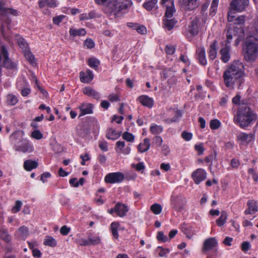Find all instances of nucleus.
Here are the masks:
<instances>
[{"instance_id":"1","label":"nucleus","mask_w":258,"mask_h":258,"mask_svg":"<svg viewBox=\"0 0 258 258\" xmlns=\"http://www.w3.org/2000/svg\"><path fill=\"white\" fill-rule=\"evenodd\" d=\"M244 67L242 62L235 60L225 71L223 77L225 86L230 89L239 88L243 83Z\"/></svg>"},{"instance_id":"2","label":"nucleus","mask_w":258,"mask_h":258,"mask_svg":"<svg viewBox=\"0 0 258 258\" xmlns=\"http://www.w3.org/2000/svg\"><path fill=\"white\" fill-rule=\"evenodd\" d=\"M253 35L250 36L245 43L243 56L245 60L254 61L258 56V43L252 42L253 39L258 41V23L253 30Z\"/></svg>"},{"instance_id":"3","label":"nucleus","mask_w":258,"mask_h":258,"mask_svg":"<svg viewBox=\"0 0 258 258\" xmlns=\"http://www.w3.org/2000/svg\"><path fill=\"white\" fill-rule=\"evenodd\" d=\"M133 2L131 0H124L120 2L117 0H110L105 6L103 11L109 16H113L114 18L120 16L124 10L131 7Z\"/></svg>"},{"instance_id":"4","label":"nucleus","mask_w":258,"mask_h":258,"mask_svg":"<svg viewBox=\"0 0 258 258\" xmlns=\"http://www.w3.org/2000/svg\"><path fill=\"white\" fill-rule=\"evenodd\" d=\"M255 118L256 115L249 107L242 106L237 110L234 115L233 122L241 128H244L248 126Z\"/></svg>"},{"instance_id":"5","label":"nucleus","mask_w":258,"mask_h":258,"mask_svg":"<svg viewBox=\"0 0 258 258\" xmlns=\"http://www.w3.org/2000/svg\"><path fill=\"white\" fill-rule=\"evenodd\" d=\"M11 139L12 141H15L19 139L20 141L23 142L20 146L15 145V150L16 151H21L23 153L31 152L33 151L32 146L27 141H23L21 139V133L17 132L11 136Z\"/></svg>"},{"instance_id":"6","label":"nucleus","mask_w":258,"mask_h":258,"mask_svg":"<svg viewBox=\"0 0 258 258\" xmlns=\"http://www.w3.org/2000/svg\"><path fill=\"white\" fill-rule=\"evenodd\" d=\"M200 20L198 18H195L186 28L185 35L188 39H192L199 32Z\"/></svg>"},{"instance_id":"7","label":"nucleus","mask_w":258,"mask_h":258,"mask_svg":"<svg viewBox=\"0 0 258 258\" xmlns=\"http://www.w3.org/2000/svg\"><path fill=\"white\" fill-rule=\"evenodd\" d=\"M170 200L171 207L177 211L183 209L186 202L185 199L180 195H172Z\"/></svg>"},{"instance_id":"8","label":"nucleus","mask_w":258,"mask_h":258,"mask_svg":"<svg viewBox=\"0 0 258 258\" xmlns=\"http://www.w3.org/2000/svg\"><path fill=\"white\" fill-rule=\"evenodd\" d=\"M243 33L244 30L241 27H238L237 26H233L232 28L231 27L228 28L226 34L227 43H230V41L232 40L233 36L242 37H243Z\"/></svg>"},{"instance_id":"9","label":"nucleus","mask_w":258,"mask_h":258,"mask_svg":"<svg viewBox=\"0 0 258 258\" xmlns=\"http://www.w3.org/2000/svg\"><path fill=\"white\" fill-rule=\"evenodd\" d=\"M249 0H233L230 7L233 10L238 12L243 11L248 6Z\"/></svg>"},{"instance_id":"10","label":"nucleus","mask_w":258,"mask_h":258,"mask_svg":"<svg viewBox=\"0 0 258 258\" xmlns=\"http://www.w3.org/2000/svg\"><path fill=\"white\" fill-rule=\"evenodd\" d=\"M124 179V175L120 172H114L108 174L105 177L106 182L114 183L121 182Z\"/></svg>"},{"instance_id":"11","label":"nucleus","mask_w":258,"mask_h":258,"mask_svg":"<svg viewBox=\"0 0 258 258\" xmlns=\"http://www.w3.org/2000/svg\"><path fill=\"white\" fill-rule=\"evenodd\" d=\"M191 176L196 184H199L206 178L207 173L202 168H199L192 172Z\"/></svg>"},{"instance_id":"12","label":"nucleus","mask_w":258,"mask_h":258,"mask_svg":"<svg viewBox=\"0 0 258 258\" xmlns=\"http://www.w3.org/2000/svg\"><path fill=\"white\" fill-rule=\"evenodd\" d=\"M254 139V135L253 133L247 134L246 133H240L237 136V139L241 144H248Z\"/></svg>"},{"instance_id":"13","label":"nucleus","mask_w":258,"mask_h":258,"mask_svg":"<svg viewBox=\"0 0 258 258\" xmlns=\"http://www.w3.org/2000/svg\"><path fill=\"white\" fill-rule=\"evenodd\" d=\"M115 210L117 215L120 217H124L128 211L127 206L121 203H117L115 205Z\"/></svg>"},{"instance_id":"14","label":"nucleus","mask_w":258,"mask_h":258,"mask_svg":"<svg viewBox=\"0 0 258 258\" xmlns=\"http://www.w3.org/2000/svg\"><path fill=\"white\" fill-rule=\"evenodd\" d=\"M197 58L200 64L205 66L207 63L206 57V51L204 47H199L197 49Z\"/></svg>"},{"instance_id":"15","label":"nucleus","mask_w":258,"mask_h":258,"mask_svg":"<svg viewBox=\"0 0 258 258\" xmlns=\"http://www.w3.org/2000/svg\"><path fill=\"white\" fill-rule=\"evenodd\" d=\"M80 80L82 83H89L94 78V75L91 71L88 70L86 73L81 72L80 74Z\"/></svg>"},{"instance_id":"16","label":"nucleus","mask_w":258,"mask_h":258,"mask_svg":"<svg viewBox=\"0 0 258 258\" xmlns=\"http://www.w3.org/2000/svg\"><path fill=\"white\" fill-rule=\"evenodd\" d=\"M247 205L248 209L244 211L245 214H253L258 211L257 204L255 201L253 200L248 201Z\"/></svg>"},{"instance_id":"17","label":"nucleus","mask_w":258,"mask_h":258,"mask_svg":"<svg viewBox=\"0 0 258 258\" xmlns=\"http://www.w3.org/2000/svg\"><path fill=\"white\" fill-rule=\"evenodd\" d=\"M220 53L221 55V59L224 62H227L230 60V46L228 44H226V46L220 50Z\"/></svg>"},{"instance_id":"18","label":"nucleus","mask_w":258,"mask_h":258,"mask_svg":"<svg viewBox=\"0 0 258 258\" xmlns=\"http://www.w3.org/2000/svg\"><path fill=\"white\" fill-rule=\"evenodd\" d=\"M93 105L90 103H83L81 104L79 108L81 111L80 116L87 114H91L93 113Z\"/></svg>"},{"instance_id":"19","label":"nucleus","mask_w":258,"mask_h":258,"mask_svg":"<svg viewBox=\"0 0 258 258\" xmlns=\"http://www.w3.org/2000/svg\"><path fill=\"white\" fill-rule=\"evenodd\" d=\"M83 92L84 94L89 97H93L95 99L98 100L100 98V93L91 87H85L83 88Z\"/></svg>"},{"instance_id":"20","label":"nucleus","mask_w":258,"mask_h":258,"mask_svg":"<svg viewBox=\"0 0 258 258\" xmlns=\"http://www.w3.org/2000/svg\"><path fill=\"white\" fill-rule=\"evenodd\" d=\"M217 244L215 238H209L206 239L204 243L203 251H207L213 248Z\"/></svg>"},{"instance_id":"21","label":"nucleus","mask_w":258,"mask_h":258,"mask_svg":"<svg viewBox=\"0 0 258 258\" xmlns=\"http://www.w3.org/2000/svg\"><path fill=\"white\" fill-rule=\"evenodd\" d=\"M182 5L186 10L191 11L198 7L197 0H183Z\"/></svg>"},{"instance_id":"22","label":"nucleus","mask_w":258,"mask_h":258,"mask_svg":"<svg viewBox=\"0 0 258 258\" xmlns=\"http://www.w3.org/2000/svg\"><path fill=\"white\" fill-rule=\"evenodd\" d=\"M139 102L144 106L151 108L153 105V100L152 98L146 95H143L138 98Z\"/></svg>"},{"instance_id":"23","label":"nucleus","mask_w":258,"mask_h":258,"mask_svg":"<svg viewBox=\"0 0 258 258\" xmlns=\"http://www.w3.org/2000/svg\"><path fill=\"white\" fill-rule=\"evenodd\" d=\"M150 140L148 138L144 139L143 142L139 144L138 149L141 153H144L148 151L150 148Z\"/></svg>"},{"instance_id":"24","label":"nucleus","mask_w":258,"mask_h":258,"mask_svg":"<svg viewBox=\"0 0 258 258\" xmlns=\"http://www.w3.org/2000/svg\"><path fill=\"white\" fill-rule=\"evenodd\" d=\"M209 58L210 59L214 60L217 56V42H213L210 46L208 52Z\"/></svg>"},{"instance_id":"25","label":"nucleus","mask_w":258,"mask_h":258,"mask_svg":"<svg viewBox=\"0 0 258 258\" xmlns=\"http://www.w3.org/2000/svg\"><path fill=\"white\" fill-rule=\"evenodd\" d=\"M0 238L7 243H9L11 242L12 237L6 228H0Z\"/></svg>"},{"instance_id":"26","label":"nucleus","mask_w":258,"mask_h":258,"mask_svg":"<svg viewBox=\"0 0 258 258\" xmlns=\"http://www.w3.org/2000/svg\"><path fill=\"white\" fill-rule=\"evenodd\" d=\"M38 164L37 161L31 160H27L24 163V169L28 171L37 167Z\"/></svg>"},{"instance_id":"27","label":"nucleus","mask_w":258,"mask_h":258,"mask_svg":"<svg viewBox=\"0 0 258 258\" xmlns=\"http://www.w3.org/2000/svg\"><path fill=\"white\" fill-rule=\"evenodd\" d=\"M57 6L55 0H39V6L40 8L47 7L49 8H55Z\"/></svg>"},{"instance_id":"28","label":"nucleus","mask_w":258,"mask_h":258,"mask_svg":"<svg viewBox=\"0 0 258 258\" xmlns=\"http://www.w3.org/2000/svg\"><path fill=\"white\" fill-rule=\"evenodd\" d=\"M88 242L89 243V245H97L99 244L101 242V239L98 235H94L91 233H89L88 234Z\"/></svg>"},{"instance_id":"29","label":"nucleus","mask_w":258,"mask_h":258,"mask_svg":"<svg viewBox=\"0 0 258 258\" xmlns=\"http://www.w3.org/2000/svg\"><path fill=\"white\" fill-rule=\"evenodd\" d=\"M69 33L71 36L76 37L77 36H81L85 35L86 31L85 29L83 28L76 29L75 28H71L70 29Z\"/></svg>"},{"instance_id":"30","label":"nucleus","mask_w":258,"mask_h":258,"mask_svg":"<svg viewBox=\"0 0 258 258\" xmlns=\"http://www.w3.org/2000/svg\"><path fill=\"white\" fill-rule=\"evenodd\" d=\"M176 22H177L173 19H165L163 20L164 27L165 29H167V30L170 31L173 28V27H174L175 24L176 23Z\"/></svg>"},{"instance_id":"31","label":"nucleus","mask_w":258,"mask_h":258,"mask_svg":"<svg viewBox=\"0 0 258 258\" xmlns=\"http://www.w3.org/2000/svg\"><path fill=\"white\" fill-rule=\"evenodd\" d=\"M158 0H150L148 2L145 3L143 4V7L147 11H151L153 9H157V4Z\"/></svg>"},{"instance_id":"32","label":"nucleus","mask_w":258,"mask_h":258,"mask_svg":"<svg viewBox=\"0 0 258 258\" xmlns=\"http://www.w3.org/2000/svg\"><path fill=\"white\" fill-rule=\"evenodd\" d=\"M227 213L223 211L221 212V216L216 220V223L219 227L223 226L227 219Z\"/></svg>"},{"instance_id":"33","label":"nucleus","mask_w":258,"mask_h":258,"mask_svg":"<svg viewBox=\"0 0 258 258\" xmlns=\"http://www.w3.org/2000/svg\"><path fill=\"white\" fill-rule=\"evenodd\" d=\"M163 130V127L161 125H158L156 124H151L150 131L151 133L154 135H157L161 134Z\"/></svg>"},{"instance_id":"34","label":"nucleus","mask_w":258,"mask_h":258,"mask_svg":"<svg viewBox=\"0 0 258 258\" xmlns=\"http://www.w3.org/2000/svg\"><path fill=\"white\" fill-rule=\"evenodd\" d=\"M119 226V223L118 222H113L111 224L110 229L114 238L115 239L118 238V234L117 232L118 228Z\"/></svg>"},{"instance_id":"35","label":"nucleus","mask_w":258,"mask_h":258,"mask_svg":"<svg viewBox=\"0 0 258 258\" xmlns=\"http://www.w3.org/2000/svg\"><path fill=\"white\" fill-rule=\"evenodd\" d=\"M10 24L9 21L3 24L2 26V31L4 37L9 38L10 36V30L9 25Z\"/></svg>"},{"instance_id":"36","label":"nucleus","mask_w":258,"mask_h":258,"mask_svg":"<svg viewBox=\"0 0 258 258\" xmlns=\"http://www.w3.org/2000/svg\"><path fill=\"white\" fill-rule=\"evenodd\" d=\"M119 137V134L113 129H110L106 135V138L110 140H114Z\"/></svg>"},{"instance_id":"37","label":"nucleus","mask_w":258,"mask_h":258,"mask_svg":"<svg viewBox=\"0 0 258 258\" xmlns=\"http://www.w3.org/2000/svg\"><path fill=\"white\" fill-rule=\"evenodd\" d=\"M150 210L154 214L159 215L162 212V207L161 205L155 203L151 206Z\"/></svg>"},{"instance_id":"38","label":"nucleus","mask_w":258,"mask_h":258,"mask_svg":"<svg viewBox=\"0 0 258 258\" xmlns=\"http://www.w3.org/2000/svg\"><path fill=\"white\" fill-rule=\"evenodd\" d=\"M175 12V10L173 4L172 3L170 6L167 7L165 16L167 18H171L172 17Z\"/></svg>"},{"instance_id":"39","label":"nucleus","mask_w":258,"mask_h":258,"mask_svg":"<svg viewBox=\"0 0 258 258\" xmlns=\"http://www.w3.org/2000/svg\"><path fill=\"white\" fill-rule=\"evenodd\" d=\"M23 52L25 58L29 61L30 63H33L35 62L34 56L29 49L25 50Z\"/></svg>"},{"instance_id":"40","label":"nucleus","mask_w":258,"mask_h":258,"mask_svg":"<svg viewBox=\"0 0 258 258\" xmlns=\"http://www.w3.org/2000/svg\"><path fill=\"white\" fill-rule=\"evenodd\" d=\"M44 244L45 245H48L51 247H54L56 245V241L52 237L47 236L45 239Z\"/></svg>"},{"instance_id":"41","label":"nucleus","mask_w":258,"mask_h":258,"mask_svg":"<svg viewBox=\"0 0 258 258\" xmlns=\"http://www.w3.org/2000/svg\"><path fill=\"white\" fill-rule=\"evenodd\" d=\"M18 44L19 47L22 49L23 51L29 49L28 48V44L24 40V39L22 38H19L18 39Z\"/></svg>"},{"instance_id":"42","label":"nucleus","mask_w":258,"mask_h":258,"mask_svg":"<svg viewBox=\"0 0 258 258\" xmlns=\"http://www.w3.org/2000/svg\"><path fill=\"white\" fill-rule=\"evenodd\" d=\"M221 126L220 121L217 119H212L210 123V126L212 130H216L219 128Z\"/></svg>"},{"instance_id":"43","label":"nucleus","mask_w":258,"mask_h":258,"mask_svg":"<svg viewBox=\"0 0 258 258\" xmlns=\"http://www.w3.org/2000/svg\"><path fill=\"white\" fill-rule=\"evenodd\" d=\"M122 137L124 140L129 142H133L135 140L134 135L132 134L126 132H124L122 134Z\"/></svg>"},{"instance_id":"44","label":"nucleus","mask_w":258,"mask_h":258,"mask_svg":"<svg viewBox=\"0 0 258 258\" xmlns=\"http://www.w3.org/2000/svg\"><path fill=\"white\" fill-rule=\"evenodd\" d=\"M99 64L100 61L96 58H91L88 60L89 66L93 69H95L96 68H97L99 65Z\"/></svg>"},{"instance_id":"45","label":"nucleus","mask_w":258,"mask_h":258,"mask_svg":"<svg viewBox=\"0 0 258 258\" xmlns=\"http://www.w3.org/2000/svg\"><path fill=\"white\" fill-rule=\"evenodd\" d=\"M8 102L11 105H14L18 102V98L14 95L10 94L7 96Z\"/></svg>"},{"instance_id":"46","label":"nucleus","mask_w":258,"mask_h":258,"mask_svg":"<svg viewBox=\"0 0 258 258\" xmlns=\"http://www.w3.org/2000/svg\"><path fill=\"white\" fill-rule=\"evenodd\" d=\"M170 149L168 145L164 144L161 146V152L164 156H167L170 153Z\"/></svg>"},{"instance_id":"47","label":"nucleus","mask_w":258,"mask_h":258,"mask_svg":"<svg viewBox=\"0 0 258 258\" xmlns=\"http://www.w3.org/2000/svg\"><path fill=\"white\" fill-rule=\"evenodd\" d=\"M108 99L111 102H117L120 100L119 96L117 93H112L108 96Z\"/></svg>"},{"instance_id":"48","label":"nucleus","mask_w":258,"mask_h":258,"mask_svg":"<svg viewBox=\"0 0 258 258\" xmlns=\"http://www.w3.org/2000/svg\"><path fill=\"white\" fill-rule=\"evenodd\" d=\"M22 205V203L20 201H17L15 203V205L12 209V212L13 213H16L19 212Z\"/></svg>"},{"instance_id":"49","label":"nucleus","mask_w":258,"mask_h":258,"mask_svg":"<svg viewBox=\"0 0 258 258\" xmlns=\"http://www.w3.org/2000/svg\"><path fill=\"white\" fill-rule=\"evenodd\" d=\"M234 10H233L232 8L230 7L229 11L228 13V21L229 22H232L234 21L235 17V12Z\"/></svg>"},{"instance_id":"50","label":"nucleus","mask_w":258,"mask_h":258,"mask_svg":"<svg viewBox=\"0 0 258 258\" xmlns=\"http://www.w3.org/2000/svg\"><path fill=\"white\" fill-rule=\"evenodd\" d=\"M31 136L34 139L40 140L42 138L43 135L39 130H35L32 133Z\"/></svg>"},{"instance_id":"51","label":"nucleus","mask_w":258,"mask_h":258,"mask_svg":"<svg viewBox=\"0 0 258 258\" xmlns=\"http://www.w3.org/2000/svg\"><path fill=\"white\" fill-rule=\"evenodd\" d=\"M20 235L23 237H26L28 235V229L25 226H22L18 229Z\"/></svg>"},{"instance_id":"52","label":"nucleus","mask_w":258,"mask_h":258,"mask_svg":"<svg viewBox=\"0 0 258 258\" xmlns=\"http://www.w3.org/2000/svg\"><path fill=\"white\" fill-rule=\"evenodd\" d=\"M182 138L186 141H189L191 140L192 134L190 133L183 131L181 134Z\"/></svg>"},{"instance_id":"53","label":"nucleus","mask_w":258,"mask_h":258,"mask_svg":"<svg viewBox=\"0 0 258 258\" xmlns=\"http://www.w3.org/2000/svg\"><path fill=\"white\" fill-rule=\"evenodd\" d=\"M157 238L158 240L162 242H166L168 240V238L164 234L163 232L161 231L158 233Z\"/></svg>"},{"instance_id":"54","label":"nucleus","mask_w":258,"mask_h":258,"mask_svg":"<svg viewBox=\"0 0 258 258\" xmlns=\"http://www.w3.org/2000/svg\"><path fill=\"white\" fill-rule=\"evenodd\" d=\"M245 17L244 16H240L238 17L235 18L234 21L233 22L235 25H242L244 23Z\"/></svg>"},{"instance_id":"55","label":"nucleus","mask_w":258,"mask_h":258,"mask_svg":"<svg viewBox=\"0 0 258 258\" xmlns=\"http://www.w3.org/2000/svg\"><path fill=\"white\" fill-rule=\"evenodd\" d=\"M77 242L79 245H82V246L89 245V243L88 242V238H87V239H86L83 238H79L77 240Z\"/></svg>"},{"instance_id":"56","label":"nucleus","mask_w":258,"mask_h":258,"mask_svg":"<svg viewBox=\"0 0 258 258\" xmlns=\"http://www.w3.org/2000/svg\"><path fill=\"white\" fill-rule=\"evenodd\" d=\"M84 45L89 49L92 48L95 46L94 42L91 39H87L84 42Z\"/></svg>"},{"instance_id":"57","label":"nucleus","mask_w":258,"mask_h":258,"mask_svg":"<svg viewBox=\"0 0 258 258\" xmlns=\"http://www.w3.org/2000/svg\"><path fill=\"white\" fill-rule=\"evenodd\" d=\"M116 145L117 146L116 151L120 153L123 149L125 146V143L124 141H119L116 142Z\"/></svg>"},{"instance_id":"58","label":"nucleus","mask_w":258,"mask_h":258,"mask_svg":"<svg viewBox=\"0 0 258 258\" xmlns=\"http://www.w3.org/2000/svg\"><path fill=\"white\" fill-rule=\"evenodd\" d=\"M132 166L138 171H141L145 168V166L143 162H140L137 164H132Z\"/></svg>"},{"instance_id":"59","label":"nucleus","mask_w":258,"mask_h":258,"mask_svg":"<svg viewBox=\"0 0 258 258\" xmlns=\"http://www.w3.org/2000/svg\"><path fill=\"white\" fill-rule=\"evenodd\" d=\"M175 48L172 45H167L165 48V50L168 54H173L175 52Z\"/></svg>"},{"instance_id":"60","label":"nucleus","mask_w":258,"mask_h":258,"mask_svg":"<svg viewBox=\"0 0 258 258\" xmlns=\"http://www.w3.org/2000/svg\"><path fill=\"white\" fill-rule=\"evenodd\" d=\"M153 141L155 143L156 145L159 147L162 146L163 143L162 138L160 136H155L153 138Z\"/></svg>"},{"instance_id":"61","label":"nucleus","mask_w":258,"mask_h":258,"mask_svg":"<svg viewBox=\"0 0 258 258\" xmlns=\"http://www.w3.org/2000/svg\"><path fill=\"white\" fill-rule=\"evenodd\" d=\"M195 148L196 151L199 152V155H202L203 154L204 148L202 144L195 145Z\"/></svg>"},{"instance_id":"62","label":"nucleus","mask_w":258,"mask_h":258,"mask_svg":"<svg viewBox=\"0 0 258 258\" xmlns=\"http://www.w3.org/2000/svg\"><path fill=\"white\" fill-rule=\"evenodd\" d=\"M70 231V228L64 225L61 227L60 233L63 235H67Z\"/></svg>"},{"instance_id":"63","label":"nucleus","mask_w":258,"mask_h":258,"mask_svg":"<svg viewBox=\"0 0 258 258\" xmlns=\"http://www.w3.org/2000/svg\"><path fill=\"white\" fill-rule=\"evenodd\" d=\"M65 17L63 15L58 16L53 18V23L56 25H58Z\"/></svg>"},{"instance_id":"64","label":"nucleus","mask_w":258,"mask_h":258,"mask_svg":"<svg viewBox=\"0 0 258 258\" xmlns=\"http://www.w3.org/2000/svg\"><path fill=\"white\" fill-rule=\"evenodd\" d=\"M99 147L103 151L106 152L108 150L107 143L105 141L100 142Z\"/></svg>"}]
</instances>
